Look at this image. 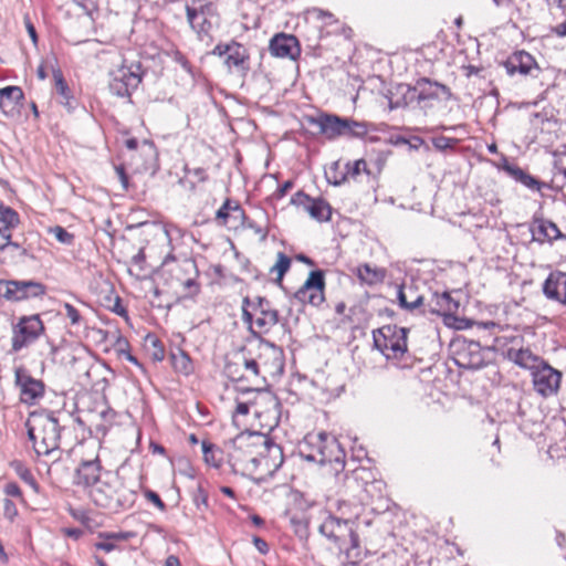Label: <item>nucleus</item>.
Returning a JSON list of instances; mask_svg holds the SVG:
<instances>
[{
	"label": "nucleus",
	"instance_id": "1",
	"mask_svg": "<svg viewBox=\"0 0 566 566\" xmlns=\"http://www.w3.org/2000/svg\"><path fill=\"white\" fill-rule=\"evenodd\" d=\"M237 358L238 361L226 365L227 375L234 381L247 380L255 388L265 387L268 378L284 373L285 357L282 347L265 340L254 329Z\"/></svg>",
	"mask_w": 566,
	"mask_h": 566
},
{
	"label": "nucleus",
	"instance_id": "2",
	"mask_svg": "<svg viewBox=\"0 0 566 566\" xmlns=\"http://www.w3.org/2000/svg\"><path fill=\"white\" fill-rule=\"evenodd\" d=\"M70 415L61 411L30 413L27 420L28 437L38 455H49L60 449L61 431Z\"/></svg>",
	"mask_w": 566,
	"mask_h": 566
},
{
	"label": "nucleus",
	"instance_id": "3",
	"mask_svg": "<svg viewBox=\"0 0 566 566\" xmlns=\"http://www.w3.org/2000/svg\"><path fill=\"white\" fill-rule=\"evenodd\" d=\"M298 454L310 463L328 464L335 474L345 468V451L333 436L326 432L308 433L298 444Z\"/></svg>",
	"mask_w": 566,
	"mask_h": 566
},
{
	"label": "nucleus",
	"instance_id": "4",
	"mask_svg": "<svg viewBox=\"0 0 566 566\" xmlns=\"http://www.w3.org/2000/svg\"><path fill=\"white\" fill-rule=\"evenodd\" d=\"M345 503L339 505L340 516H327L319 526V533L333 542L339 552L345 553L347 558H352L358 556L354 552L360 547L359 536L356 532V520L345 516Z\"/></svg>",
	"mask_w": 566,
	"mask_h": 566
},
{
	"label": "nucleus",
	"instance_id": "5",
	"mask_svg": "<svg viewBox=\"0 0 566 566\" xmlns=\"http://www.w3.org/2000/svg\"><path fill=\"white\" fill-rule=\"evenodd\" d=\"M263 433L242 432L233 440L229 453V464L232 471L243 476L256 474L259 449H262Z\"/></svg>",
	"mask_w": 566,
	"mask_h": 566
},
{
	"label": "nucleus",
	"instance_id": "6",
	"mask_svg": "<svg viewBox=\"0 0 566 566\" xmlns=\"http://www.w3.org/2000/svg\"><path fill=\"white\" fill-rule=\"evenodd\" d=\"M109 478V474H106ZM92 501L99 507L118 512L129 509L136 499V493L127 489L118 479H103L90 491Z\"/></svg>",
	"mask_w": 566,
	"mask_h": 566
},
{
	"label": "nucleus",
	"instance_id": "7",
	"mask_svg": "<svg viewBox=\"0 0 566 566\" xmlns=\"http://www.w3.org/2000/svg\"><path fill=\"white\" fill-rule=\"evenodd\" d=\"M407 334L405 327L385 325L373 332L374 346L387 359H399L407 352Z\"/></svg>",
	"mask_w": 566,
	"mask_h": 566
},
{
	"label": "nucleus",
	"instance_id": "8",
	"mask_svg": "<svg viewBox=\"0 0 566 566\" xmlns=\"http://www.w3.org/2000/svg\"><path fill=\"white\" fill-rule=\"evenodd\" d=\"M45 327L38 314L23 315L12 324L11 352L19 353L35 343Z\"/></svg>",
	"mask_w": 566,
	"mask_h": 566
},
{
	"label": "nucleus",
	"instance_id": "9",
	"mask_svg": "<svg viewBox=\"0 0 566 566\" xmlns=\"http://www.w3.org/2000/svg\"><path fill=\"white\" fill-rule=\"evenodd\" d=\"M212 54L223 57V64L230 73L245 77L250 71V53L243 44L234 40L228 43H218L213 48Z\"/></svg>",
	"mask_w": 566,
	"mask_h": 566
},
{
	"label": "nucleus",
	"instance_id": "10",
	"mask_svg": "<svg viewBox=\"0 0 566 566\" xmlns=\"http://www.w3.org/2000/svg\"><path fill=\"white\" fill-rule=\"evenodd\" d=\"M109 91L118 97H130L142 82L143 72L139 62L122 65L109 74Z\"/></svg>",
	"mask_w": 566,
	"mask_h": 566
},
{
	"label": "nucleus",
	"instance_id": "11",
	"mask_svg": "<svg viewBox=\"0 0 566 566\" xmlns=\"http://www.w3.org/2000/svg\"><path fill=\"white\" fill-rule=\"evenodd\" d=\"M45 285L33 280H0V297L20 302L45 294Z\"/></svg>",
	"mask_w": 566,
	"mask_h": 566
},
{
	"label": "nucleus",
	"instance_id": "12",
	"mask_svg": "<svg viewBox=\"0 0 566 566\" xmlns=\"http://www.w3.org/2000/svg\"><path fill=\"white\" fill-rule=\"evenodd\" d=\"M262 449H259L256 474L260 476L274 474L283 464L284 455L281 446L263 434Z\"/></svg>",
	"mask_w": 566,
	"mask_h": 566
},
{
	"label": "nucleus",
	"instance_id": "13",
	"mask_svg": "<svg viewBox=\"0 0 566 566\" xmlns=\"http://www.w3.org/2000/svg\"><path fill=\"white\" fill-rule=\"evenodd\" d=\"M186 14L191 29L200 38L210 32L214 17V6L211 2L195 0L186 6Z\"/></svg>",
	"mask_w": 566,
	"mask_h": 566
},
{
	"label": "nucleus",
	"instance_id": "14",
	"mask_svg": "<svg viewBox=\"0 0 566 566\" xmlns=\"http://www.w3.org/2000/svg\"><path fill=\"white\" fill-rule=\"evenodd\" d=\"M256 313L253 315L248 311H243V321L250 325V333L252 329L260 333H268L279 322V313L272 308L270 302L265 298H259L255 307Z\"/></svg>",
	"mask_w": 566,
	"mask_h": 566
},
{
	"label": "nucleus",
	"instance_id": "15",
	"mask_svg": "<svg viewBox=\"0 0 566 566\" xmlns=\"http://www.w3.org/2000/svg\"><path fill=\"white\" fill-rule=\"evenodd\" d=\"M325 276L322 270L312 271L303 285L294 293V297L313 306L324 302Z\"/></svg>",
	"mask_w": 566,
	"mask_h": 566
},
{
	"label": "nucleus",
	"instance_id": "16",
	"mask_svg": "<svg viewBox=\"0 0 566 566\" xmlns=\"http://www.w3.org/2000/svg\"><path fill=\"white\" fill-rule=\"evenodd\" d=\"M534 389L542 396L547 397L557 391L562 380V373L549 365L541 361L532 370Z\"/></svg>",
	"mask_w": 566,
	"mask_h": 566
},
{
	"label": "nucleus",
	"instance_id": "17",
	"mask_svg": "<svg viewBox=\"0 0 566 566\" xmlns=\"http://www.w3.org/2000/svg\"><path fill=\"white\" fill-rule=\"evenodd\" d=\"M454 361L460 368L480 369L484 366V357L480 343L460 340L455 344Z\"/></svg>",
	"mask_w": 566,
	"mask_h": 566
},
{
	"label": "nucleus",
	"instance_id": "18",
	"mask_svg": "<svg viewBox=\"0 0 566 566\" xmlns=\"http://www.w3.org/2000/svg\"><path fill=\"white\" fill-rule=\"evenodd\" d=\"M408 94L410 95V99H416L418 103L438 99L440 98V94L444 95V99L451 97V91L447 85L433 82L428 77L417 80L416 84L408 88Z\"/></svg>",
	"mask_w": 566,
	"mask_h": 566
},
{
	"label": "nucleus",
	"instance_id": "19",
	"mask_svg": "<svg viewBox=\"0 0 566 566\" xmlns=\"http://www.w3.org/2000/svg\"><path fill=\"white\" fill-rule=\"evenodd\" d=\"M15 384L20 388L21 401L33 405L44 395V384L42 380L31 377L23 367L14 370Z\"/></svg>",
	"mask_w": 566,
	"mask_h": 566
},
{
	"label": "nucleus",
	"instance_id": "20",
	"mask_svg": "<svg viewBox=\"0 0 566 566\" xmlns=\"http://www.w3.org/2000/svg\"><path fill=\"white\" fill-rule=\"evenodd\" d=\"M269 50L276 57L290 60H295L301 54L297 38L285 33L274 35L270 41Z\"/></svg>",
	"mask_w": 566,
	"mask_h": 566
},
{
	"label": "nucleus",
	"instance_id": "21",
	"mask_svg": "<svg viewBox=\"0 0 566 566\" xmlns=\"http://www.w3.org/2000/svg\"><path fill=\"white\" fill-rule=\"evenodd\" d=\"M101 470L102 465L98 458L83 461L76 469L75 483L93 489L103 480L101 479Z\"/></svg>",
	"mask_w": 566,
	"mask_h": 566
},
{
	"label": "nucleus",
	"instance_id": "22",
	"mask_svg": "<svg viewBox=\"0 0 566 566\" xmlns=\"http://www.w3.org/2000/svg\"><path fill=\"white\" fill-rule=\"evenodd\" d=\"M316 124L319 127V132L328 139H335L339 136L346 135V118L337 115H323Z\"/></svg>",
	"mask_w": 566,
	"mask_h": 566
},
{
	"label": "nucleus",
	"instance_id": "23",
	"mask_svg": "<svg viewBox=\"0 0 566 566\" xmlns=\"http://www.w3.org/2000/svg\"><path fill=\"white\" fill-rule=\"evenodd\" d=\"M535 65L536 62L534 57L525 51H517L513 53L504 63L506 72L510 75H514L516 73L526 75Z\"/></svg>",
	"mask_w": 566,
	"mask_h": 566
},
{
	"label": "nucleus",
	"instance_id": "24",
	"mask_svg": "<svg viewBox=\"0 0 566 566\" xmlns=\"http://www.w3.org/2000/svg\"><path fill=\"white\" fill-rule=\"evenodd\" d=\"M22 98L23 92L19 86H7L0 88V108L3 114L13 115Z\"/></svg>",
	"mask_w": 566,
	"mask_h": 566
},
{
	"label": "nucleus",
	"instance_id": "25",
	"mask_svg": "<svg viewBox=\"0 0 566 566\" xmlns=\"http://www.w3.org/2000/svg\"><path fill=\"white\" fill-rule=\"evenodd\" d=\"M429 312L438 315H448L455 313L459 308V303L455 302L449 293L434 294L428 303Z\"/></svg>",
	"mask_w": 566,
	"mask_h": 566
},
{
	"label": "nucleus",
	"instance_id": "26",
	"mask_svg": "<svg viewBox=\"0 0 566 566\" xmlns=\"http://www.w3.org/2000/svg\"><path fill=\"white\" fill-rule=\"evenodd\" d=\"M177 270L189 275L186 279L177 275V280L181 282L185 289L189 290V294H197L199 292V286L196 282L197 268L195 261L191 259H184L177 264Z\"/></svg>",
	"mask_w": 566,
	"mask_h": 566
},
{
	"label": "nucleus",
	"instance_id": "27",
	"mask_svg": "<svg viewBox=\"0 0 566 566\" xmlns=\"http://www.w3.org/2000/svg\"><path fill=\"white\" fill-rule=\"evenodd\" d=\"M560 285L566 290V274L563 272L551 273L544 282L543 292L551 300L566 303V298L562 300L558 292V286Z\"/></svg>",
	"mask_w": 566,
	"mask_h": 566
},
{
	"label": "nucleus",
	"instance_id": "28",
	"mask_svg": "<svg viewBox=\"0 0 566 566\" xmlns=\"http://www.w3.org/2000/svg\"><path fill=\"white\" fill-rule=\"evenodd\" d=\"M532 234L533 239L536 241H545V240H553L557 239L562 235L559 229L556 227L555 223L551 221H539L538 223L534 224L532 228Z\"/></svg>",
	"mask_w": 566,
	"mask_h": 566
},
{
	"label": "nucleus",
	"instance_id": "29",
	"mask_svg": "<svg viewBox=\"0 0 566 566\" xmlns=\"http://www.w3.org/2000/svg\"><path fill=\"white\" fill-rule=\"evenodd\" d=\"M53 77L55 82V92L59 95V102L67 107L69 111L72 109L74 98L66 82L64 81L62 72L60 70H54Z\"/></svg>",
	"mask_w": 566,
	"mask_h": 566
},
{
	"label": "nucleus",
	"instance_id": "30",
	"mask_svg": "<svg viewBox=\"0 0 566 566\" xmlns=\"http://www.w3.org/2000/svg\"><path fill=\"white\" fill-rule=\"evenodd\" d=\"M507 357L510 360L514 361L516 365L524 367V368H530L532 370L538 365L537 357L534 356L530 349L510 348L507 350Z\"/></svg>",
	"mask_w": 566,
	"mask_h": 566
},
{
	"label": "nucleus",
	"instance_id": "31",
	"mask_svg": "<svg viewBox=\"0 0 566 566\" xmlns=\"http://www.w3.org/2000/svg\"><path fill=\"white\" fill-rule=\"evenodd\" d=\"M231 213H233L234 218L244 217V210L240 207V205L235 201L227 199L218 209L216 218L217 220L221 221V224L226 226Z\"/></svg>",
	"mask_w": 566,
	"mask_h": 566
},
{
	"label": "nucleus",
	"instance_id": "32",
	"mask_svg": "<svg viewBox=\"0 0 566 566\" xmlns=\"http://www.w3.org/2000/svg\"><path fill=\"white\" fill-rule=\"evenodd\" d=\"M306 212L317 221H328L331 219V206L321 198L314 199L306 207Z\"/></svg>",
	"mask_w": 566,
	"mask_h": 566
},
{
	"label": "nucleus",
	"instance_id": "33",
	"mask_svg": "<svg viewBox=\"0 0 566 566\" xmlns=\"http://www.w3.org/2000/svg\"><path fill=\"white\" fill-rule=\"evenodd\" d=\"M356 273L361 282L369 285L381 282L385 276V272L382 270L373 268L367 263L359 265Z\"/></svg>",
	"mask_w": 566,
	"mask_h": 566
},
{
	"label": "nucleus",
	"instance_id": "34",
	"mask_svg": "<svg viewBox=\"0 0 566 566\" xmlns=\"http://www.w3.org/2000/svg\"><path fill=\"white\" fill-rule=\"evenodd\" d=\"M506 170L509 174L517 181L523 184L525 187L532 189V190H538L539 184L538 181L532 177L531 175L526 174L523 169H521L517 166H507Z\"/></svg>",
	"mask_w": 566,
	"mask_h": 566
},
{
	"label": "nucleus",
	"instance_id": "35",
	"mask_svg": "<svg viewBox=\"0 0 566 566\" xmlns=\"http://www.w3.org/2000/svg\"><path fill=\"white\" fill-rule=\"evenodd\" d=\"M171 364L176 371L184 375H189L192 371L190 357L184 350L171 354Z\"/></svg>",
	"mask_w": 566,
	"mask_h": 566
},
{
	"label": "nucleus",
	"instance_id": "36",
	"mask_svg": "<svg viewBox=\"0 0 566 566\" xmlns=\"http://www.w3.org/2000/svg\"><path fill=\"white\" fill-rule=\"evenodd\" d=\"M291 268V259L283 252L277 253V260L270 269V273H276L275 283L282 285L283 276Z\"/></svg>",
	"mask_w": 566,
	"mask_h": 566
},
{
	"label": "nucleus",
	"instance_id": "37",
	"mask_svg": "<svg viewBox=\"0 0 566 566\" xmlns=\"http://www.w3.org/2000/svg\"><path fill=\"white\" fill-rule=\"evenodd\" d=\"M201 450L203 454V460L207 464L219 468L220 467V459L217 457L218 454H221L220 450L211 442L205 440L201 442Z\"/></svg>",
	"mask_w": 566,
	"mask_h": 566
},
{
	"label": "nucleus",
	"instance_id": "38",
	"mask_svg": "<svg viewBox=\"0 0 566 566\" xmlns=\"http://www.w3.org/2000/svg\"><path fill=\"white\" fill-rule=\"evenodd\" d=\"M346 136L363 138L368 133V125L365 122L346 118Z\"/></svg>",
	"mask_w": 566,
	"mask_h": 566
},
{
	"label": "nucleus",
	"instance_id": "39",
	"mask_svg": "<svg viewBox=\"0 0 566 566\" xmlns=\"http://www.w3.org/2000/svg\"><path fill=\"white\" fill-rule=\"evenodd\" d=\"M398 301L401 307L413 311L423 304V296L416 295L409 300L408 294L403 290H399Z\"/></svg>",
	"mask_w": 566,
	"mask_h": 566
},
{
	"label": "nucleus",
	"instance_id": "40",
	"mask_svg": "<svg viewBox=\"0 0 566 566\" xmlns=\"http://www.w3.org/2000/svg\"><path fill=\"white\" fill-rule=\"evenodd\" d=\"M19 221V214L15 210L0 203V223H4L13 229L18 226Z\"/></svg>",
	"mask_w": 566,
	"mask_h": 566
},
{
	"label": "nucleus",
	"instance_id": "41",
	"mask_svg": "<svg viewBox=\"0 0 566 566\" xmlns=\"http://www.w3.org/2000/svg\"><path fill=\"white\" fill-rule=\"evenodd\" d=\"M346 177H350L356 179L361 172H366L369 175V170L367 169V163L364 159H358L353 164L348 163L346 165Z\"/></svg>",
	"mask_w": 566,
	"mask_h": 566
},
{
	"label": "nucleus",
	"instance_id": "42",
	"mask_svg": "<svg viewBox=\"0 0 566 566\" xmlns=\"http://www.w3.org/2000/svg\"><path fill=\"white\" fill-rule=\"evenodd\" d=\"M49 232L52 233L54 235V238L63 244L71 245L74 241V235L72 233H70L69 231H66L61 226H55L53 228H50Z\"/></svg>",
	"mask_w": 566,
	"mask_h": 566
},
{
	"label": "nucleus",
	"instance_id": "43",
	"mask_svg": "<svg viewBox=\"0 0 566 566\" xmlns=\"http://www.w3.org/2000/svg\"><path fill=\"white\" fill-rule=\"evenodd\" d=\"M17 473L24 483H27L33 491L38 492L39 485L32 472L28 468L18 465Z\"/></svg>",
	"mask_w": 566,
	"mask_h": 566
},
{
	"label": "nucleus",
	"instance_id": "44",
	"mask_svg": "<svg viewBox=\"0 0 566 566\" xmlns=\"http://www.w3.org/2000/svg\"><path fill=\"white\" fill-rule=\"evenodd\" d=\"M457 143H458V139L446 137V136H438V137L432 138L433 147L440 151H446L448 149H452Z\"/></svg>",
	"mask_w": 566,
	"mask_h": 566
},
{
	"label": "nucleus",
	"instance_id": "45",
	"mask_svg": "<svg viewBox=\"0 0 566 566\" xmlns=\"http://www.w3.org/2000/svg\"><path fill=\"white\" fill-rule=\"evenodd\" d=\"M134 536V534L132 532H116V533H113V532H105V533H99L98 534V537L101 539H112L115 544L117 542H125V541H128L132 537Z\"/></svg>",
	"mask_w": 566,
	"mask_h": 566
},
{
	"label": "nucleus",
	"instance_id": "46",
	"mask_svg": "<svg viewBox=\"0 0 566 566\" xmlns=\"http://www.w3.org/2000/svg\"><path fill=\"white\" fill-rule=\"evenodd\" d=\"M313 200H314V198H311L305 192L297 191L296 193H294L292 196L291 203L298 208H302L304 211H306V207H308Z\"/></svg>",
	"mask_w": 566,
	"mask_h": 566
},
{
	"label": "nucleus",
	"instance_id": "47",
	"mask_svg": "<svg viewBox=\"0 0 566 566\" xmlns=\"http://www.w3.org/2000/svg\"><path fill=\"white\" fill-rule=\"evenodd\" d=\"M63 308L65 311V316L70 319L72 325H78L81 323L82 317L72 304L64 303Z\"/></svg>",
	"mask_w": 566,
	"mask_h": 566
},
{
	"label": "nucleus",
	"instance_id": "48",
	"mask_svg": "<svg viewBox=\"0 0 566 566\" xmlns=\"http://www.w3.org/2000/svg\"><path fill=\"white\" fill-rule=\"evenodd\" d=\"M3 514L9 521H13L18 515V509L13 501L9 499L3 500Z\"/></svg>",
	"mask_w": 566,
	"mask_h": 566
},
{
	"label": "nucleus",
	"instance_id": "49",
	"mask_svg": "<svg viewBox=\"0 0 566 566\" xmlns=\"http://www.w3.org/2000/svg\"><path fill=\"white\" fill-rule=\"evenodd\" d=\"M265 399L268 400V405H270L271 409H269L266 412L269 415V417H271L275 423L277 422V417H279V407H280V402L277 401V399L273 396H265Z\"/></svg>",
	"mask_w": 566,
	"mask_h": 566
},
{
	"label": "nucleus",
	"instance_id": "50",
	"mask_svg": "<svg viewBox=\"0 0 566 566\" xmlns=\"http://www.w3.org/2000/svg\"><path fill=\"white\" fill-rule=\"evenodd\" d=\"M151 344L154 346V352L151 353L153 359L156 361H161L165 357L164 346L157 338H151Z\"/></svg>",
	"mask_w": 566,
	"mask_h": 566
},
{
	"label": "nucleus",
	"instance_id": "51",
	"mask_svg": "<svg viewBox=\"0 0 566 566\" xmlns=\"http://www.w3.org/2000/svg\"><path fill=\"white\" fill-rule=\"evenodd\" d=\"M566 450V447L559 446V444H552L549 446L547 450V455L552 460H559L564 458V451Z\"/></svg>",
	"mask_w": 566,
	"mask_h": 566
},
{
	"label": "nucleus",
	"instance_id": "52",
	"mask_svg": "<svg viewBox=\"0 0 566 566\" xmlns=\"http://www.w3.org/2000/svg\"><path fill=\"white\" fill-rule=\"evenodd\" d=\"M186 171L189 176L195 177L198 182H203L208 178L206 169H203L201 167L191 168V169L186 168Z\"/></svg>",
	"mask_w": 566,
	"mask_h": 566
},
{
	"label": "nucleus",
	"instance_id": "53",
	"mask_svg": "<svg viewBox=\"0 0 566 566\" xmlns=\"http://www.w3.org/2000/svg\"><path fill=\"white\" fill-rule=\"evenodd\" d=\"M95 548L99 551H104L106 553H111L117 548V545L112 539H102L95 543Z\"/></svg>",
	"mask_w": 566,
	"mask_h": 566
},
{
	"label": "nucleus",
	"instance_id": "54",
	"mask_svg": "<svg viewBox=\"0 0 566 566\" xmlns=\"http://www.w3.org/2000/svg\"><path fill=\"white\" fill-rule=\"evenodd\" d=\"M146 497L148 501H150L153 504H155L160 511L166 510V504L163 502V500L156 492L150 491V490L147 491Z\"/></svg>",
	"mask_w": 566,
	"mask_h": 566
},
{
	"label": "nucleus",
	"instance_id": "55",
	"mask_svg": "<svg viewBox=\"0 0 566 566\" xmlns=\"http://www.w3.org/2000/svg\"><path fill=\"white\" fill-rule=\"evenodd\" d=\"M4 493L8 495V496H12V497H21L22 493H21V490L19 488V485L17 483H8L4 488Z\"/></svg>",
	"mask_w": 566,
	"mask_h": 566
},
{
	"label": "nucleus",
	"instance_id": "56",
	"mask_svg": "<svg viewBox=\"0 0 566 566\" xmlns=\"http://www.w3.org/2000/svg\"><path fill=\"white\" fill-rule=\"evenodd\" d=\"M253 544L261 554L265 555L269 552V545L263 538L254 536Z\"/></svg>",
	"mask_w": 566,
	"mask_h": 566
},
{
	"label": "nucleus",
	"instance_id": "57",
	"mask_svg": "<svg viewBox=\"0 0 566 566\" xmlns=\"http://www.w3.org/2000/svg\"><path fill=\"white\" fill-rule=\"evenodd\" d=\"M115 171H116V175L119 179V181L122 182L124 189H127L128 187V177L126 175V171H125V168L124 166H116L115 167Z\"/></svg>",
	"mask_w": 566,
	"mask_h": 566
},
{
	"label": "nucleus",
	"instance_id": "58",
	"mask_svg": "<svg viewBox=\"0 0 566 566\" xmlns=\"http://www.w3.org/2000/svg\"><path fill=\"white\" fill-rule=\"evenodd\" d=\"M293 187L292 180H286L275 192V197L281 199L283 198L289 190H291Z\"/></svg>",
	"mask_w": 566,
	"mask_h": 566
},
{
	"label": "nucleus",
	"instance_id": "59",
	"mask_svg": "<svg viewBox=\"0 0 566 566\" xmlns=\"http://www.w3.org/2000/svg\"><path fill=\"white\" fill-rule=\"evenodd\" d=\"M24 22H25V28H27L28 34L31 38L32 42L35 44L36 41H38V35H36L35 28H34V25L32 24V22L30 21L29 18H25Z\"/></svg>",
	"mask_w": 566,
	"mask_h": 566
},
{
	"label": "nucleus",
	"instance_id": "60",
	"mask_svg": "<svg viewBox=\"0 0 566 566\" xmlns=\"http://www.w3.org/2000/svg\"><path fill=\"white\" fill-rule=\"evenodd\" d=\"M250 406L247 402H239L235 408L234 417L235 416H245L249 413Z\"/></svg>",
	"mask_w": 566,
	"mask_h": 566
},
{
	"label": "nucleus",
	"instance_id": "61",
	"mask_svg": "<svg viewBox=\"0 0 566 566\" xmlns=\"http://www.w3.org/2000/svg\"><path fill=\"white\" fill-rule=\"evenodd\" d=\"M112 311L120 316L126 315V310L120 303V298L117 296L114 303V306L112 307Z\"/></svg>",
	"mask_w": 566,
	"mask_h": 566
},
{
	"label": "nucleus",
	"instance_id": "62",
	"mask_svg": "<svg viewBox=\"0 0 566 566\" xmlns=\"http://www.w3.org/2000/svg\"><path fill=\"white\" fill-rule=\"evenodd\" d=\"M11 243V234H0V250H4Z\"/></svg>",
	"mask_w": 566,
	"mask_h": 566
},
{
	"label": "nucleus",
	"instance_id": "63",
	"mask_svg": "<svg viewBox=\"0 0 566 566\" xmlns=\"http://www.w3.org/2000/svg\"><path fill=\"white\" fill-rule=\"evenodd\" d=\"M64 533L70 537L78 538L83 532L80 528H66Z\"/></svg>",
	"mask_w": 566,
	"mask_h": 566
},
{
	"label": "nucleus",
	"instance_id": "64",
	"mask_svg": "<svg viewBox=\"0 0 566 566\" xmlns=\"http://www.w3.org/2000/svg\"><path fill=\"white\" fill-rule=\"evenodd\" d=\"M125 146L129 150H135L138 147V140L136 138H128L125 140Z\"/></svg>",
	"mask_w": 566,
	"mask_h": 566
}]
</instances>
